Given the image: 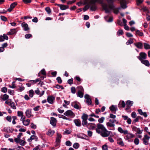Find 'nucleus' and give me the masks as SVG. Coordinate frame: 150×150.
<instances>
[{
	"label": "nucleus",
	"instance_id": "f257e3e1",
	"mask_svg": "<svg viewBox=\"0 0 150 150\" xmlns=\"http://www.w3.org/2000/svg\"><path fill=\"white\" fill-rule=\"evenodd\" d=\"M96 132L103 137H108L110 134V132L107 130L103 125L98 123L97 125Z\"/></svg>",
	"mask_w": 150,
	"mask_h": 150
},
{
	"label": "nucleus",
	"instance_id": "f03ea898",
	"mask_svg": "<svg viewBox=\"0 0 150 150\" xmlns=\"http://www.w3.org/2000/svg\"><path fill=\"white\" fill-rule=\"evenodd\" d=\"M103 1V0H91L90 2V4L91 6H95L96 3L98 2L101 5L106 13H109L110 12V10L108 8V5L104 3Z\"/></svg>",
	"mask_w": 150,
	"mask_h": 150
},
{
	"label": "nucleus",
	"instance_id": "7ed1b4c3",
	"mask_svg": "<svg viewBox=\"0 0 150 150\" xmlns=\"http://www.w3.org/2000/svg\"><path fill=\"white\" fill-rule=\"evenodd\" d=\"M81 119H82V124L83 126H87V125L88 124L87 122V120L88 118V115L85 113L83 114L81 116Z\"/></svg>",
	"mask_w": 150,
	"mask_h": 150
},
{
	"label": "nucleus",
	"instance_id": "20e7f679",
	"mask_svg": "<svg viewBox=\"0 0 150 150\" xmlns=\"http://www.w3.org/2000/svg\"><path fill=\"white\" fill-rule=\"evenodd\" d=\"M45 76H42L40 78H37L35 80H30L28 81V82L30 83L32 85H33L38 82H39L40 83L41 82L42 83V82H41V81L43 80L45 78H46Z\"/></svg>",
	"mask_w": 150,
	"mask_h": 150
},
{
	"label": "nucleus",
	"instance_id": "39448f33",
	"mask_svg": "<svg viewBox=\"0 0 150 150\" xmlns=\"http://www.w3.org/2000/svg\"><path fill=\"white\" fill-rule=\"evenodd\" d=\"M147 54L144 52H141L139 54V56H137V58L141 61L146 58Z\"/></svg>",
	"mask_w": 150,
	"mask_h": 150
},
{
	"label": "nucleus",
	"instance_id": "423d86ee",
	"mask_svg": "<svg viewBox=\"0 0 150 150\" xmlns=\"http://www.w3.org/2000/svg\"><path fill=\"white\" fill-rule=\"evenodd\" d=\"M54 100L55 98L52 96H48L47 99V102L51 104H52L54 103Z\"/></svg>",
	"mask_w": 150,
	"mask_h": 150
},
{
	"label": "nucleus",
	"instance_id": "0eeeda50",
	"mask_svg": "<svg viewBox=\"0 0 150 150\" xmlns=\"http://www.w3.org/2000/svg\"><path fill=\"white\" fill-rule=\"evenodd\" d=\"M150 138V137L148 136L147 135H144V137L143 139V143L146 145L148 144L149 140Z\"/></svg>",
	"mask_w": 150,
	"mask_h": 150
},
{
	"label": "nucleus",
	"instance_id": "6e6552de",
	"mask_svg": "<svg viewBox=\"0 0 150 150\" xmlns=\"http://www.w3.org/2000/svg\"><path fill=\"white\" fill-rule=\"evenodd\" d=\"M109 4V7L110 9H113L114 6L113 4L115 0H106Z\"/></svg>",
	"mask_w": 150,
	"mask_h": 150
},
{
	"label": "nucleus",
	"instance_id": "1a4fd4ad",
	"mask_svg": "<svg viewBox=\"0 0 150 150\" xmlns=\"http://www.w3.org/2000/svg\"><path fill=\"white\" fill-rule=\"evenodd\" d=\"M17 5V2H14L11 4L10 5V8L7 9V11L10 12L15 8V7Z\"/></svg>",
	"mask_w": 150,
	"mask_h": 150
},
{
	"label": "nucleus",
	"instance_id": "9d476101",
	"mask_svg": "<svg viewBox=\"0 0 150 150\" xmlns=\"http://www.w3.org/2000/svg\"><path fill=\"white\" fill-rule=\"evenodd\" d=\"M84 98L86 99V102L88 105H90L91 104V100L88 94H86L84 96Z\"/></svg>",
	"mask_w": 150,
	"mask_h": 150
},
{
	"label": "nucleus",
	"instance_id": "9b49d317",
	"mask_svg": "<svg viewBox=\"0 0 150 150\" xmlns=\"http://www.w3.org/2000/svg\"><path fill=\"white\" fill-rule=\"evenodd\" d=\"M64 114L66 116H70L72 117H74V114L73 112L71 110H68L64 113Z\"/></svg>",
	"mask_w": 150,
	"mask_h": 150
},
{
	"label": "nucleus",
	"instance_id": "f8f14e48",
	"mask_svg": "<svg viewBox=\"0 0 150 150\" xmlns=\"http://www.w3.org/2000/svg\"><path fill=\"white\" fill-rule=\"evenodd\" d=\"M56 5L58 6L60 8V9L62 10H66L69 8V6L67 5L58 4H56Z\"/></svg>",
	"mask_w": 150,
	"mask_h": 150
},
{
	"label": "nucleus",
	"instance_id": "ddd939ff",
	"mask_svg": "<svg viewBox=\"0 0 150 150\" xmlns=\"http://www.w3.org/2000/svg\"><path fill=\"white\" fill-rule=\"evenodd\" d=\"M133 103V102L132 101L130 100H127L126 102V104L127 105L126 109L128 110L129 109L130 107L131 106Z\"/></svg>",
	"mask_w": 150,
	"mask_h": 150
},
{
	"label": "nucleus",
	"instance_id": "4468645a",
	"mask_svg": "<svg viewBox=\"0 0 150 150\" xmlns=\"http://www.w3.org/2000/svg\"><path fill=\"white\" fill-rule=\"evenodd\" d=\"M21 26L23 28V30L25 31H28L30 29L28 27V24L25 22H23L22 23Z\"/></svg>",
	"mask_w": 150,
	"mask_h": 150
},
{
	"label": "nucleus",
	"instance_id": "2eb2a0df",
	"mask_svg": "<svg viewBox=\"0 0 150 150\" xmlns=\"http://www.w3.org/2000/svg\"><path fill=\"white\" fill-rule=\"evenodd\" d=\"M96 126V125L94 124L88 123L86 127L89 129H93L95 128Z\"/></svg>",
	"mask_w": 150,
	"mask_h": 150
},
{
	"label": "nucleus",
	"instance_id": "dca6fc26",
	"mask_svg": "<svg viewBox=\"0 0 150 150\" xmlns=\"http://www.w3.org/2000/svg\"><path fill=\"white\" fill-rule=\"evenodd\" d=\"M32 109H29L25 111V114L27 117L28 118L30 117L32 115H31Z\"/></svg>",
	"mask_w": 150,
	"mask_h": 150
},
{
	"label": "nucleus",
	"instance_id": "f3484780",
	"mask_svg": "<svg viewBox=\"0 0 150 150\" xmlns=\"http://www.w3.org/2000/svg\"><path fill=\"white\" fill-rule=\"evenodd\" d=\"M50 123L53 126H55L56 125V120L54 117H52L50 118Z\"/></svg>",
	"mask_w": 150,
	"mask_h": 150
},
{
	"label": "nucleus",
	"instance_id": "a211bd4d",
	"mask_svg": "<svg viewBox=\"0 0 150 150\" xmlns=\"http://www.w3.org/2000/svg\"><path fill=\"white\" fill-rule=\"evenodd\" d=\"M127 136L125 137V139L127 140L133 138L134 137V135L130 133H129L128 131V133L127 134Z\"/></svg>",
	"mask_w": 150,
	"mask_h": 150
},
{
	"label": "nucleus",
	"instance_id": "6ab92c4d",
	"mask_svg": "<svg viewBox=\"0 0 150 150\" xmlns=\"http://www.w3.org/2000/svg\"><path fill=\"white\" fill-rule=\"evenodd\" d=\"M120 0L121 7L124 9L126 8H127V6L126 5V1L125 0Z\"/></svg>",
	"mask_w": 150,
	"mask_h": 150
},
{
	"label": "nucleus",
	"instance_id": "aec40b11",
	"mask_svg": "<svg viewBox=\"0 0 150 150\" xmlns=\"http://www.w3.org/2000/svg\"><path fill=\"white\" fill-rule=\"evenodd\" d=\"M33 139H35V141H36L38 140V138L35 135H31L30 138L28 139V141L29 142H30Z\"/></svg>",
	"mask_w": 150,
	"mask_h": 150
},
{
	"label": "nucleus",
	"instance_id": "412c9836",
	"mask_svg": "<svg viewBox=\"0 0 150 150\" xmlns=\"http://www.w3.org/2000/svg\"><path fill=\"white\" fill-rule=\"evenodd\" d=\"M118 131L121 134H125L128 133V130H124L121 127H119L118 128Z\"/></svg>",
	"mask_w": 150,
	"mask_h": 150
},
{
	"label": "nucleus",
	"instance_id": "4be33fe9",
	"mask_svg": "<svg viewBox=\"0 0 150 150\" xmlns=\"http://www.w3.org/2000/svg\"><path fill=\"white\" fill-rule=\"evenodd\" d=\"M74 122L76 125L78 127H81V122L79 119H76L74 120Z\"/></svg>",
	"mask_w": 150,
	"mask_h": 150
},
{
	"label": "nucleus",
	"instance_id": "5701e85b",
	"mask_svg": "<svg viewBox=\"0 0 150 150\" xmlns=\"http://www.w3.org/2000/svg\"><path fill=\"white\" fill-rule=\"evenodd\" d=\"M109 109L112 112L115 111V112L117 110V106L114 105H112L110 106L109 108Z\"/></svg>",
	"mask_w": 150,
	"mask_h": 150
},
{
	"label": "nucleus",
	"instance_id": "b1692460",
	"mask_svg": "<svg viewBox=\"0 0 150 150\" xmlns=\"http://www.w3.org/2000/svg\"><path fill=\"white\" fill-rule=\"evenodd\" d=\"M141 62L142 63L147 67H149L150 65V64L149 61L147 60H144Z\"/></svg>",
	"mask_w": 150,
	"mask_h": 150
},
{
	"label": "nucleus",
	"instance_id": "393cba45",
	"mask_svg": "<svg viewBox=\"0 0 150 150\" xmlns=\"http://www.w3.org/2000/svg\"><path fill=\"white\" fill-rule=\"evenodd\" d=\"M117 144L122 146H124V144L121 138H119L117 139Z\"/></svg>",
	"mask_w": 150,
	"mask_h": 150
},
{
	"label": "nucleus",
	"instance_id": "a878e982",
	"mask_svg": "<svg viewBox=\"0 0 150 150\" xmlns=\"http://www.w3.org/2000/svg\"><path fill=\"white\" fill-rule=\"evenodd\" d=\"M134 45L138 48L142 49L143 47V44L142 42H138L134 43Z\"/></svg>",
	"mask_w": 150,
	"mask_h": 150
},
{
	"label": "nucleus",
	"instance_id": "bb28decb",
	"mask_svg": "<svg viewBox=\"0 0 150 150\" xmlns=\"http://www.w3.org/2000/svg\"><path fill=\"white\" fill-rule=\"evenodd\" d=\"M62 137L61 134L59 133L57 134V137L56 139V142L57 143H59L60 142V139Z\"/></svg>",
	"mask_w": 150,
	"mask_h": 150
},
{
	"label": "nucleus",
	"instance_id": "cd10ccee",
	"mask_svg": "<svg viewBox=\"0 0 150 150\" xmlns=\"http://www.w3.org/2000/svg\"><path fill=\"white\" fill-rule=\"evenodd\" d=\"M54 131L52 130L49 129L48 130L47 134L49 136H52L54 133Z\"/></svg>",
	"mask_w": 150,
	"mask_h": 150
},
{
	"label": "nucleus",
	"instance_id": "c85d7f7f",
	"mask_svg": "<svg viewBox=\"0 0 150 150\" xmlns=\"http://www.w3.org/2000/svg\"><path fill=\"white\" fill-rule=\"evenodd\" d=\"M30 122V120L28 119L26 120H23V123L24 125L28 126L29 125Z\"/></svg>",
	"mask_w": 150,
	"mask_h": 150
},
{
	"label": "nucleus",
	"instance_id": "c756f323",
	"mask_svg": "<svg viewBox=\"0 0 150 150\" xmlns=\"http://www.w3.org/2000/svg\"><path fill=\"white\" fill-rule=\"evenodd\" d=\"M125 106V104L124 101H122L121 103L120 102L118 105V106L119 108H120L121 107L124 108Z\"/></svg>",
	"mask_w": 150,
	"mask_h": 150
},
{
	"label": "nucleus",
	"instance_id": "7c9ffc66",
	"mask_svg": "<svg viewBox=\"0 0 150 150\" xmlns=\"http://www.w3.org/2000/svg\"><path fill=\"white\" fill-rule=\"evenodd\" d=\"M83 92H82L81 91H78L77 96L80 98H82L83 97Z\"/></svg>",
	"mask_w": 150,
	"mask_h": 150
},
{
	"label": "nucleus",
	"instance_id": "2f4dec72",
	"mask_svg": "<svg viewBox=\"0 0 150 150\" xmlns=\"http://www.w3.org/2000/svg\"><path fill=\"white\" fill-rule=\"evenodd\" d=\"M144 48L146 50H149L150 49V45L146 43H144Z\"/></svg>",
	"mask_w": 150,
	"mask_h": 150
},
{
	"label": "nucleus",
	"instance_id": "473e14b6",
	"mask_svg": "<svg viewBox=\"0 0 150 150\" xmlns=\"http://www.w3.org/2000/svg\"><path fill=\"white\" fill-rule=\"evenodd\" d=\"M71 105L74 107L76 109H78L79 108V105L76 103H71Z\"/></svg>",
	"mask_w": 150,
	"mask_h": 150
},
{
	"label": "nucleus",
	"instance_id": "72a5a7b5",
	"mask_svg": "<svg viewBox=\"0 0 150 150\" xmlns=\"http://www.w3.org/2000/svg\"><path fill=\"white\" fill-rule=\"evenodd\" d=\"M106 125L108 127H114L115 126V125L112 123H110V122H107L106 123Z\"/></svg>",
	"mask_w": 150,
	"mask_h": 150
},
{
	"label": "nucleus",
	"instance_id": "f704fd0d",
	"mask_svg": "<svg viewBox=\"0 0 150 150\" xmlns=\"http://www.w3.org/2000/svg\"><path fill=\"white\" fill-rule=\"evenodd\" d=\"M8 97L9 96L8 95L6 94H5L2 96L1 98L3 100H5L7 99Z\"/></svg>",
	"mask_w": 150,
	"mask_h": 150
},
{
	"label": "nucleus",
	"instance_id": "c9c22d12",
	"mask_svg": "<svg viewBox=\"0 0 150 150\" xmlns=\"http://www.w3.org/2000/svg\"><path fill=\"white\" fill-rule=\"evenodd\" d=\"M133 43V39L132 38H130L128 41L126 42V44L127 45L131 44Z\"/></svg>",
	"mask_w": 150,
	"mask_h": 150
},
{
	"label": "nucleus",
	"instance_id": "e433bc0d",
	"mask_svg": "<svg viewBox=\"0 0 150 150\" xmlns=\"http://www.w3.org/2000/svg\"><path fill=\"white\" fill-rule=\"evenodd\" d=\"M42 74V75H46V71L44 69H43L38 73V75H40V74Z\"/></svg>",
	"mask_w": 150,
	"mask_h": 150
},
{
	"label": "nucleus",
	"instance_id": "4c0bfd02",
	"mask_svg": "<svg viewBox=\"0 0 150 150\" xmlns=\"http://www.w3.org/2000/svg\"><path fill=\"white\" fill-rule=\"evenodd\" d=\"M108 17L107 16L105 17V20L108 22H111L113 21V18L112 17H110L109 18L108 20H107V18H108Z\"/></svg>",
	"mask_w": 150,
	"mask_h": 150
},
{
	"label": "nucleus",
	"instance_id": "58836bf2",
	"mask_svg": "<svg viewBox=\"0 0 150 150\" xmlns=\"http://www.w3.org/2000/svg\"><path fill=\"white\" fill-rule=\"evenodd\" d=\"M97 8L96 6H91L90 10L91 11H95Z\"/></svg>",
	"mask_w": 150,
	"mask_h": 150
},
{
	"label": "nucleus",
	"instance_id": "ea45409f",
	"mask_svg": "<svg viewBox=\"0 0 150 150\" xmlns=\"http://www.w3.org/2000/svg\"><path fill=\"white\" fill-rule=\"evenodd\" d=\"M29 94L30 97H32L34 94V91L32 90H30L29 91Z\"/></svg>",
	"mask_w": 150,
	"mask_h": 150
},
{
	"label": "nucleus",
	"instance_id": "a19ab883",
	"mask_svg": "<svg viewBox=\"0 0 150 150\" xmlns=\"http://www.w3.org/2000/svg\"><path fill=\"white\" fill-rule=\"evenodd\" d=\"M105 118L104 117H102L98 120V122L100 123H102L103 122Z\"/></svg>",
	"mask_w": 150,
	"mask_h": 150
},
{
	"label": "nucleus",
	"instance_id": "79ce46f5",
	"mask_svg": "<svg viewBox=\"0 0 150 150\" xmlns=\"http://www.w3.org/2000/svg\"><path fill=\"white\" fill-rule=\"evenodd\" d=\"M136 33L137 34L139 35L140 36H142L144 35L143 33L141 32L139 30H138L136 31Z\"/></svg>",
	"mask_w": 150,
	"mask_h": 150
},
{
	"label": "nucleus",
	"instance_id": "37998d69",
	"mask_svg": "<svg viewBox=\"0 0 150 150\" xmlns=\"http://www.w3.org/2000/svg\"><path fill=\"white\" fill-rule=\"evenodd\" d=\"M45 9L46 11L48 14H50L51 12V10L49 7H47L45 8Z\"/></svg>",
	"mask_w": 150,
	"mask_h": 150
},
{
	"label": "nucleus",
	"instance_id": "c03bdc74",
	"mask_svg": "<svg viewBox=\"0 0 150 150\" xmlns=\"http://www.w3.org/2000/svg\"><path fill=\"white\" fill-rule=\"evenodd\" d=\"M10 106H11V107L12 108L14 109H16V106L15 104L13 102H12L11 103Z\"/></svg>",
	"mask_w": 150,
	"mask_h": 150
},
{
	"label": "nucleus",
	"instance_id": "a18cd8bd",
	"mask_svg": "<svg viewBox=\"0 0 150 150\" xmlns=\"http://www.w3.org/2000/svg\"><path fill=\"white\" fill-rule=\"evenodd\" d=\"M18 116L19 117H22L23 116V113L22 111H18L17 112Z\"/></svg>",
	"mask_w": 150,
	"mask_h": 150
},
{
	"label": "nucleus",
	"instance_id": "49530a36",
	"mask_svg": "<svg viewBox=\"0 0 150 150\" xmlns=\"http://www.w3.org/2000/svg\"><path fill=\"white\" fill-rule=\"evenodd\" d=\"M79 146V144L77 143H74L73 145V147L75 149H77Z\"/></svg>",
	"mask_w": 150,
	"mask_h": 150
},
{
	"label": "nucleus",
	"instance_id": "de8ad7c7",
	"mask_svg": "<svg viewBox=\"0 0 150 150\" xmlns=\"http://www.w3.org/2000/svg\"><path fill=\"white\" fill-rule=\"evenodd\" d=\"M131 116L133 118H135L137 116V114L135 112H132V114H131Z\"/></svg>",
	"mask_w": 150,
	"mask_h": 150
},
{
	"label": "nucleus",
	"instance_id": "09e8293b",
	"mask_svg": "<svg viewBox=\"0 0 150 150\" xmlns=\"http://www.w3.org/2000/svg\"><path fill=\"white\" fill-rule=\"evenodd\" d=\"M123 34V30H119L117 32V34L118 35H122Z\"/></svg>",
	"mask_w": 150,
	"mask_h": 150
},
{
	"label": "nucleus",
	"instance_id": "8fccbe9b",
	"mask_svg": "<svg viewBox=\"0 0 150 150\" xmlns=\"http://www.w3.org/2000/svg\"><path fill=\"white\" fill-rule=\"evenodd\" d=\"M25 142L24 140L21 139H20L19 143L20 145L22 146H23L25 145Z\"/></svg>",
	"mask_w": 150,
	"mask_h": 150
},
{
	"label": "nucleus",
	"instance_id": "3c124183",
	"mask_svg": "<svg viewBox=\"0 0 150 150\" xmlns=\"http://www.w3.org/2000/svg\"><path fill=\"white\" fill-rule=\"evenodd\" d=\"M142 119V117L140 116H137L134 120H133V122H138L139 119Z\"/></svg>",
	"mask_w": 150,
	"mask_h": 150
},
{
	"label": "nucleus",
	"instance_id": "603ef678",
	"mask_svg": "<svg viewBox=\"0 0 150 150\" xmlns=\"http://www.w3.org/2000/svg\"><path fill=\"white\" fill-rule=\"evenodd\" d=\"M71 92L72 93L74 94L76 92V88L75 87H72L71 88Z\"/></svg>",
	"mask_w": 150,
	"mask_h": 150
},
{
	"label": "nucleus",
	"instance_id": "864d4df0",
	"mask_svg": "<svg viewBox=\"0 0 150 150\" xmlns=\"http://www.w3.org/2000/svg\"><path fill=\"white\" fill-rule=\"evenodd\" d=\"M7 91V88L5 87H3L1 89V91L4 93H6Z\"/></svg>",
	"mask_w": 150,
	"mask_h": 150
},
{
	"label": "nucleus",
	"instance_id": "5fc2aeb1",
	"mask_svg": "<svg viewBox=\"0 0 150 150\" xmlns=\"http://www.w3.org/2000/svg\"><path fill=\"white\" fill-rule=\"evenodd\" d=\"M56 79L58 82L59 83H62V80L60 78V77L59 76L58 77L57 79Z\"/></svg>",
	"mask_w": 150,
	"mask_h": 150
},
{
	"label": "nucleus",
	"instance_id": "6e6d98bb",
	"mask_svg": "<svg viewBox=\"0 0 150 150\" xmlns=\"http://www.w3.org/2000/svg\"><path fill=\"white\" fill-rule=\"evenodd\" d=\"M25 38L27 39H28L30 38V37H32V35L30 34H26L25 35Z\"/></svg>",
	"mask_w": 150,
	"mask_h": 150
},
{
	"label": "nucleus",
	"instance_id": "4d7b16f0",
	"mask_svg": "<svg viewBox=\"0 0 150 150\" xmlns=\"http://www.w3.org/2000/svg\"><path fill=\"white\" fill-rule=\"evenodd\" d=\"M90 7V6L89 5H87L85 6L83 8V10L84 11H86L89 9Z\"/></svg>",
	"mask_w": 150,
	"mask_h": 150
},
{
	"label": "nucleus",
	"instance_id": "13d9d810",
	"mask_svg": "<svg viewBox=\"0 0 150 150\" xmlns=\"http://www.w3.org/2000/svg\"><path fill=\"white\" fill-rule=\"evenodd\" d=\"M120 9L119 8H114V9H113L114 10V13L115 14H117L119 12V9Z\"/></svg>",
	"mask_w": 150,
	"mask_h": 150
},
{
	"label": "nucleus",
	"instance_id": "bf43d9fd",
	"mask_svg": "<svg viewBox=\"0 0 150 150\" xmlns=\"http://www.w3.org/2000/svg\"><path fill=\"white\" fill-rule=\"evenodd\" d=\"M103 150H108V146L106 145H103L102 147Z\"/></svg>",
	"mask_w": 150,
	"mask_h": 150
},
{
	"label": "nucleus",
	"instance_id": "052dcab7",
	"mask_svg": "<svg viewBox=\"0 0 150 150\" xmlns=\"http://www.w3.org/2000/svg\"><path fill=\"white\" fill-rule=\"evenodd\" d=\"M134 142L136 145L138 144L139 142V140L138 138H135L134 140Z\"/></svg>",
	"mask_w": 150,
	"mask_h": 150
},
{
	"label": "nucleus",
	"instance_id": "680f3d73",
	"mask_svg": "<svg viewBox=\"0 0 150 150\" xmlns=\"http://www.w3.org/2000/svg\"><path fill=\"white\" fill-rule=\"evenodd\" d=\"M59 118H62L63 119H65V120H68L69 119L67 117L65 116H64L61 115H59Z\"/></svg>",
	"mask_w": 150,
	"mask_h": 150
},
{
	"label": "nucleus",
	"instance_id": "e2e57ef3",
	"mask_svg": "<svg viewBox=\"0 0 150 150\" xmlns=\"http://www.w3.org/2000/svg\"><path fill=\"white\" fill-rule=\"evenodd\" d=\"M30 127L33 129H36V126L33 123H31L30 125Z\"/></svg>",
	"mask_w": 150,
	"mask_h": 150
},
{
	"label": "nucleus",
	"instance_id": "0e129e2a",
	"mask_svg": "<svg viewBox=\"0 0 150 150\" xmlns=\"http://www.w3.org/2000/svg\"><path fill=\"white\" fill-rule=\"evenodd\" d=\"M67 82L69 84L71 85L72 84L73 82V79L72 78H71L69 79L67 81Z\"/></svg>",
	"mask_w": 150,
	"mask_h": 150
},
{
	"label": "nucleus",
	"instance_id": "69168bd1",
	"mask_svg": "<svg viewBox=\"0 0 150 150\" xmlns=\"http://www.w3.org/2000/svg\"><path fill=\"white\" fill-rule=\"evenodd\" d=\"M23 1L25 4L30 3L31 2V0H23Z\"/></svg>",
	"mask_w": 150,
	"mask_h": 150
},
{
	"label": "nucleus",
	"instance_id": "338daca9",
	"mask_svg": "<svg viewBox=\"0 0 150 150\" xmlns=\"http://www.w3.org/2000/svg\"><path fill=\"white\" fill-rule=\"evenodd\" d=\"M66 145L68 146H70L71 145V143L69 141H67L65 143Z\"/></svg>",
	"mask_w": 150,
	"mask_h": 150
},
{
	"label": "nucleus",
	"instance_id": "774afa93",
	"mask_svg": "<svg viewBox=\"0 0 150 150\" xmlns=\"http://www.w3.org/2000/svg\"><path fill=\"white\" fill-rule=\"evenodd\" d=\"M143 1V0H137V5H139V4L142 3Z\"/></svg>",
	"mask_w": 150,
	"mask_h": 150
}]
</instances>
